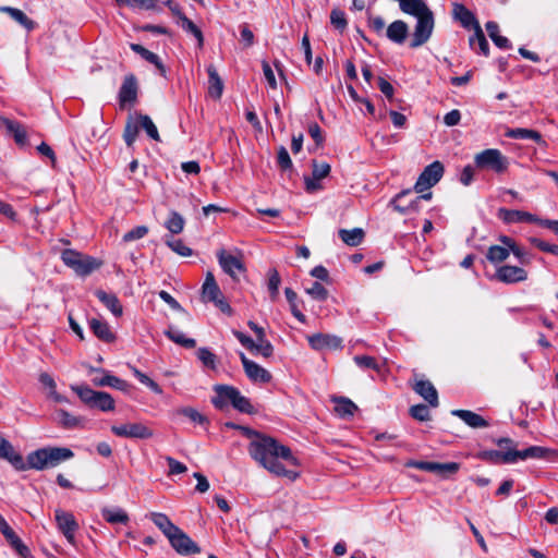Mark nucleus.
Wrapping results in <instances>:
<instances>
[{
	"instance_id": "nucleus-1",
	"label": "nucleus",
	"mask_w": 558,
	"mask_h": 558,
	"mask_svg": "<svg viewBox=\"0 0 558 558\" xmlns=\"http://www.w3.org/2000/svg\"><path fill=\"white\" fill-rule=\"evenodd\" d=\"M242 434L250 439L247 451L250 457L269 473L294 482L300 472L288 469L299 466L300 462L291 449L280 444L276 438L250 427H240Z\"/></svg>"
},
{
	"instance_id": "nucleus-2",
	"label": "nucleus",
	"mask_w": 558,
	"mask_h": 558,
	"mask_svg": "<svg viewBox=\"0 0 558 558\" xmlns=\"http://www.w3.org/2000/svg\"><path fill=\"white\" fill-rule=\"evenodd\" d=\"M214 390L216 392V397L213 398V404L217 409H222L228 403H231L232 407L239 412L246 414H252L255 412L254 407L252 405L248 398L241 395L238 388L228 385H216Z\"/></svg>"
},
{
	"instance_id": "nucleus-3",
	"label": "nucleus",
	"mask_w": 558,
	"mask_h": 558,
	"mask_svg": "<svg viewBox=\"0 0 558 558\" xmlns=\"http://www.w3.org/2000/svg\"><path fill=\"white\" fill-rule=\"evenodd\" d=\"M140 130H144L151 140L160 141L158 130L153 120L147 114L135 113L129 116L124 126L123 140L128 147L133 146Z\"/></svg>"
},
{
	"instance_id": "nucleus-4",
	"label": "nucleus",
	"mask_w": 558,
	"mask_h": 558,
	"mask_svg": "<svg viewBox=\"0 0 558 558\" xmlns=\"http://www.w3.org/2000/svg\"><path fill=\"white\" fill-rule=\"evenodd\" d=\"M71 389L78 396L81 401L90 409L110 412L116 408L114 399L106 391L94 390L87 385H72Z\"/></svg>"
},
{
	"instance_id": "nucleus-5",
	"label": "nucleus",
	"mask_w": 558,
	"mask_h": 558,
	"mask_svg": "<svg viewBox=\"0 0 558 558\" xmlns=\"http://www.w3.org/2000/svg\"><path fill=\"white\" fill-rule=\"evenodd\" d=\"M474 163L478 169H488L496 173H504L509 166L508 158L496 148H488L476 154Z\"/></svg>"
},
{
	"instance_id": "nucleus-6",
	"label": "nucleus",
	"mask_w": 558,
	"mask_h": 558,
	"mask_svg": "<svg viewBox=\"0 0 558 558\" xmlns=\"http://www.w3.org/2000/svg\"><path fill=\"white\" fill-rule=\"evenodd\" d=\"M444 174V166L440 161H434L420 174L417 178L414 190L416 193H423L437 184Z\"/></svg>"
},
{
	"instance_id": "nucleus-7",
	"label": "nucleus",
	"mask_w": 558,
	"mask_h": 558,
	"mask_svg": "<svg viewBox=\"0 0 558 558\" xmlns=\"http://www.w3.org/2000/svg\"><path fill=\"white\" fill-rule=\"evenodd\" d=\"M434 29V15L429 11L416 17V25L414 28L413 37L410 43L411 48H417L424 45L430 38Z\"/></svg>"
},
{
	"instance_id": "nucleus-8",
	"label": "nucleus",
	"mask_w": 558,
	"mask_h": 558,
	"mask_svg": "<svg viewBox=\"0 0 558 558\" xmlns=\"http://www.w3.org/2000/svg\"><path fill=\"white\" fill-rule=\"evenodd\" d=\"M167 538L179 555L190 556L201 553L199 546L179 526Z\"/></svg>"
},
{
	"instance_id": "nucleus-9",
	"label": "nucleus",
	"mask_w": 558,
	"mask_h": 558,
	"mask_svg": "<svg viewBox=\"0 0 558 558\" xmlns=\"http://www.w3.org/2000/svg\"><path fill=\"white\" fill-rule=\"evenodd\" d=\"M110 429L113 435L122 438L149 439L154 436L153 429L143 423L112 425Z\"/></svg>"
},
{
	"instance_id": "nucleus-10",
	"label": "nucleus",
	"mask_w": 558,
	"mask_h": 558,
	"mask_svg": "<svg viewBox=\"0 0 558 558\" xmlns=\"http://www.w3.org/2000/svg\"><path fill=\"white\" fill-rule=\"evenodd\" d=\"M411 195V190H403L399 192L391 201L390 206L398 213L402 215H408L411 213H415L420 210V204L424 201H429L432 198V192L423 193L418 196H415L408 205H402L401 202Z\"/></svg>"
},
{
	"instance_id": "nucleus-11",
	"label": "nucleus",
	"mask_w": 558,
	"mask_h": 558,
	"mask_svg": "<svg viewBox=\"0 0 558 558\" xmlns=\"http://www.w3.org/2000/svg\"><path fill=\"white\" fill-rule=\"evenodd\" d=\"M54 517L59 531L71 545H75V533L78 530V523L74 515L71 512L57 509Z\"/></svg>"
},
{
	"instance_id": "nucleus-12",
	"label": "nucleus",
	"mask_w": 558,
	"mask_h": 558,
	"mask_svg": "<svg viewBox=\"0 0 558 558\" xmlns=\"http://www.w3.org/2000/svg\"><path fill=\"white\" fill-rule=\"evenodd\" d=\"M408 465L417 470L436 473L442 477L454 474L460 470V464L457 462L439 463L430 461H412L408 463Z\"/></svg>"
},
{
	"instance_id": "nucleus-13",
	"label": "nucleus",
	"mask_w": 558,
	"mask_h": 558,
	"mask_svg": "<svg viewBox=\"0 0 558 558\" xmlns=\"http://www.w3.org/2000/svg\"><path fill=\"white\" fill-rule=\"evenodd\" d=\"M0 128L4 129L7 135L13 137L17 146L24 147L28 144L27 130L23 123L0 116Z\"/></svg>"
},
{
	"instance_id": "nucleus-14",
	"label": "nucleus",
	"mask_w": 558,
	"mask_h": 558,
	"mask_svg": "<svg viewBox=\"0 0 558 558\" xmlns=\"http://www.w3.org/2000/svg\"><path fill=\"white\" fill-rule=\"evenodd\" d=\"M240 359L244 372L251 381L266 384L271 380V374L266 368L247 359L244 353H240Z\"/></svg>"
},
{
	"instance_id": "nucleus-15",
	"label": "nucleus",
	"mask_w": 558,
	"mask_h": 558,
	"mask_svg": "<svg viewBox=\"0 0 558 558\" xmlns=\"http://www.w3.org/2000/svg\"><path fill=\"white\" fill-rule=\"evenodd\" d=\"M307 341L312 349L322 351L326 349L338 350L342 349V339L335 335L328 333H314L307 337Z\"/></svg>"
},
{
	"instance_id": "nucleus-16",
	"label": "nucleus",
	"mask_w": 558,
	"mask_h": 558,
	"mask_svg": "<svg viewBox=\"0 0 558 558\" xmlns=\"http://www.w3.org/2000/svg\"><path fill=\"white\" fill-rule=\"evenodd\" d=\"M495 278L500 282L513 284L525 281L527 279V272L525 269L518 266L504 265L497 268Z\"/></svg>"
},
{
	"instance_id": "nucleus-17",
	"label": "nucleus",
	"mask_w": 558,
	"mask_h": 558,
	"mask_svg": "<svg viewBox=\"0 0 558 558\" xmlns=\"http://www.w3.org/2000/svg\"><path fill=\"white\" fill-rule=\"evenodd\" d=\"M217 257L222 270L232 278H236V274L245 271V266L241 258L227 253L225 250H220L217 253Z\"/></svg>"
},
{
	"instance_id": "nucleus-18",
	"label": "nucleus",
	"mask_w": 558,
	"mask_h": 558,
	"mask_svg": "<svg viewBox=\"0 0 558 558\" xmlns=\"http://www.w3.org/2000/svg\"><path fill=\"white\" fill-rule=\"evenodd\" d=\"M496 216L506 225L522 222L534 223V220H536V215L523 210L508 209L505 207L499 208Z\"/></svg>"
},
{
	"instance_id": "nucleus-19",
	"label": "nucleus",
	"mask_w": 558,
	"mask_h": 558,
	"mask_svg": "<svg viewBox=\"0 0 558 558\" xmlns=\"http://www.w3.org/2000/svg\"><path fill=\"white\" fill-rule=\"evenodd\" d=\"M138 92V83L134 74L125 75L123 83L119 90L120 105L131 104L136 101Z\"/></svg>"
},
{
	"instance_id": "nucleus-20",
	"label": "nucleus",
	"mask_w": 558,
	"mask_h": 558,
	"mask_svg": "<svg viewBox=\"0 0 558 558\" xmlns=\"http://www.w3.org/2000/svg\"><path fill=\"white\" fill-rule=\"evenodd\" d=\"M0 459H4L9 461L16 470L23 471L24 459L21 453L16 452L11 445L1 434H0Z\"/></svg>"
},
{
	"instance_id": "nucleus-21",
	"label": "nucleus",
	"mask_w": 558,
	"mask_h": 558,
	"mask_svg": "<svg viewBox=\"0 0 558 558\" xmlns=\"http://www.w3.org/2000/svg\"><path fill=\"white\" fill-rule=\"evenodd\" d=\"M90 372H96V373L101 374L100 377H94L92 380L93 384L97 387H111V388L122 390V391L125 390L128 387V384L124 380L120 379L117 376L111 375L109 372H107L102 368L92 367Z\"/></svg>"
},
{
	"instance_id": "nucleus-22",
	"label": "nucleus",
	"mask_w": 558,
	"mask_h": 558,
	"mask_svg": "<svg viewBox=\"0 0 558 558\" xmlns=\"http://www.w3.org/2000/svg\"><path fill=\"white\" fill-rule=\"evenodd\" d=\"M476 457L480 460L493 463V464H499V463H506L511 464L514 463V457H513V449L509 448L507 451L501 450H482L480 451Z\"/></svg>"
},
{
	"instance_id": "nucleus-23",
	"label": "nucleus",
	"mask_w": 558,
	"mask_h": 558,
	"mask_svg": "<svg viewBox=\"0 0 558 558\" xmlns=\"http://www.w3.org/2000/svg\"><path fill=\"white\" fill-rule=\"evenodd\" d=\"M409 34V26L408 24L402 20H397L388 25L386 29V36L387 38L397 44L402 45Z\"/></svg>"
},
{
	"instance_id": "nucleus-24",
	"label": "nucleus",
	"mask_w": 558,
	"mask_h": 558,
	"mask_svg": "<svg viewBox=\"0 0 558 558\" xmlns=\"http://www.w3.org/2000/svg\"><path fill=\"white\" fill-rule=\"evenodd\" d=\"M451 414L462 420L472 428H486L489 426V422L487 420L470 410H452Z\"/></svg>"
},
{
	"instance_id": "nucleus-25",
	"label": "nucleus",
	"mask_w": 558,
	"mask_h": 558,
	"mask_svg": "<svg viewBox=\"0 0 558 558\" xmlns=\"http://www.w3.org/2000/svg\"><path fill=\"white\" fill-rule=\"evenodd\" d=\"M414 391L424 398L429 405H438V393L434 385L429 380H417L413 387Z\"/></svg>"
},
{
	"instance_id": "nucleus-26",
	"label": "nucleus",
	"mask_w": 558,
	"mask_h": 558,
	"mask_svg": "<svg viewBox=\"0 0 558 558\" xmlns=\"http://www.w3.org/2000/svg\"><path fill=\"white\" fill-rule=\"evenodd\" d=\"M505 135L509 138L532 140V141L536 142L538 145H541L543 147H547V143L543 138L542 134L535 130L523 129V128L509 129L505 133Z\"/></svg>"
},
{
	"instance_id": "nucleus-27",
	"label": "nucleus",
	"mask_w": 558,
	"mask_h": 558,
	"mask_svg": "<svg viewBox=\"0 0 558 558\" xmlns=\"http://www.w3.org/2000/svg\"><path fill=\"white\" fill-rule=\"evenodd\" d=\"M89 328L93 333L104 342L110 343L116 340L114 333L111 331L109 325L105 320L92 318L89 320Z\"/></svg>"
},
{
	"instance_id": "nucleus-28",
	"label": "nucleus",
	"mask_w": 558,
	"mask_h": 558,
	"mask_svg": "<svg viewBox=\"0 0 558 558\" xmlns=\"http://www.w3.org/2000/svg\"><path fill=\"white\" fill-rule=\"evenodd\" d=\"M95 295L116 317L123 314V307L116 294L99 289L95 291Z\"/></svg>"
},
{
	"instance_id": "nucleus-29",
	"label": "nucleus",
	"mask_w": 558,
	"mask_h": 558,
	"mask_svg": "<svg viewBox=\"0 0 558 558\" xmlns=\"http://www.w3.org/2000/svg\"><path fill=\"white\" fill-rule=\"evenodd\" d=\"M104 520L110 524L126 525L130 522V517L125 510L120 507H104L101 509Z\"/></svg>"
},
{
	"instance_id": "nucleus-30",
	"label": "nucleus",
	"mask_w": 558,
	"mask_h": 558,
	"mask_svg": "<svg viewBox=\"0 0 558 558\" xmlns=\"http://www.w3.org/2000/svg\"><path fill=\"white\" fill-rule=\"evenodd\" d=\"M24 470H27V469H34V470H38V471H41V470H45V469H50L49 468V464H48V459H47V452L45 450V448H40V449H37L31 453H28L27 458H26V462L24 461Z\"/></svg>"
},
{
	"instance_id": "nucleus-31",
	"label": "nucleus",
	"mask_w": 558,
	"mask_h": 558,
	"mask_svg": "<svg viewBox=\"0 0 558 558\" xmlns=\"http://www.w3.org/2000/svg\"><path fill=\"white\" fill-rule=\"evenodd\" d=\"M453 17L458 20L461 25L465 28H475L476 24H480L475 15L463 4H453Z\"/></svg>"
},
{
	"instance_id": "nucleus-32",
	"label": "nucleus",
	"mask_w": 558,
	"mask_h": 558,
	"mask_svg": "<svg viewBox=\"0 0 558 558\" xmlns=\"http://www.w3.org/2000/svg\"><path fill=\"white\" fill-rule=\"evenodd\" d=\"M130 48L132 51H134L135 53L140 54L143 59H145L147 62L154 64L161 76H166V68L158 54L149 51L140 44H131Z\"/></svg>"
},
{
	"instance_id": "nucleus-33",
	"label": "nucleus",
	"mask_w": 558,
	"mask_h": 558,
	"mask_svg": "<svg viewBox=\"0 0 558 558\" xmlns=\"http://www.w3.org/2000/svg\"><path fill=\"white\" fill-rule=\"evenodd\" d=\"M45 450L47 452L49 468H54L74 456L73 451L69 448L47 447Z\"/></svg>"
},
{
	"instance_id": "nucleus-34",
	"label": "nucleus",
	"mask_w": 558,
	"mask_h": 558,
	"mask_svg": "<svg viewBox=\"0 0 558 558\" xmlns=\"http://www.w3.org/2000/svg\"><path fill=\"white\" fill-rule=\"evenodd\" d=\"M56 421L61 427L66 429L83 427L84 425L83 417L75 416L63 409H59L56 411Z\"/></svg>"
},
{
	"instance_id": "nucleus-35",
	"label": "nucleus",
	"mask_w": 558,
	"mask_h": 558,
	"mask_svg": "<svg viewBox=\"0 0 558 558\" xmlns=\"http://www.w3.org/2000/svg\"><path fill=\"white\" fill-rule=\"evenodd\" d=\"M550 452L549 449L541 446H531L524 450L513 449L514 463L519 460L544 459Z\"/></svg>"
},
{
	"instance_id": "nucleus-36",
	"label": "nucleus",
	"mask_w": 558,
	"mask_h": 558,
	"mask_svg": "<svg viewBox=\"0 0 558 558\" xmlns=\"http://www.w3.org/2000/svg\"><path fill=\"white\" fill-rule=\"evenodd\" d=\"M101 262L95 257L88 255H82L77 265L73 268V270L82 277L90 275L93 271L100 268Z\"/></svg>"
},
{
	"instance_id": "nucleus-37",
	"label": "nucleus",
	"mask_w": 558,
	"mask_h": 558,
	"mask_svg": "<svg viewBox=\"0 0 558 558\" xmlns=\"http://www.w3.org/2000/svg\"><path fill=\"white\" fill-rule=\"evenodd\" d=\"M469 43L474 51L484 56H488L489 45L480 24H476L474 34L470 37Z\"/></svg>"
},
{
	"instance_id": "nucleus-38",
	"label": "nucleus",
	"mask_w": 558,
	"mask_h": 558,
	"mask_svg": "<svg viewBox=\"0 0 558 558\" xmlns=\"http://www.w3.org/2000/svg\"><path fill=\"white\" fill-rule=\"evenodd\" d=\"M149 519L162 532V534L168 537L171 533L175 532L178 527L169 517L161 512H151L149 514Z\"/></svg>"
},
{
	"instance_id": "nucleus-39",
	"label": "nucleus",
	"mask_w": 558,
	"mask_h": 558,
	"mask_svg": "<svg viewBox=\"0 0 558 558\" xmlns=\"http://www.w3.org/2000/svg\"><path fill=\"white\" fill-rule=\"evenodd\" d=\"M0 11L8 13L12 20H14L16 23H19L21 26H23L27 31H32L36 26V23L33 20H31L20 9L12 8V7H1Z\"/></svg>"
},
{
	"instance_id": "nucleus-40",
	"label": "nucleus",
	"mask_w": 558,
	"mask_h": 558,
	"mask_svg": "<svg viewBox=\"0 0 558 558\" xmlns=\"http://www.w3.org/2000/svg\"><path fill=\"white\" fill-rule=\"evenodd\" d=\"M207 72H208V78H209L208 80V83H209L208 94L210 95L213 100L216 101L220 98V96L222 94L223 84H222V81L219 77L216 69L213 65H210L207 69Z\"/></svg>"
},
{
	"instance_id": "nucleus-41",
	"label": "nucleus",
	"mask_w": 558,
	"mask_h": 558,
	"mask_svg": "<svg viewBox=\"0 0 558 558\" xmlns=\"http://www.w3.org/2000/svg\"><path fill=\"white\" fill-rule=\"evenodd\" d=\"M339 238L349 246L360 245L365 236L362 228H353L351 230L340 229L338 231Z\"/></svg>"
},
{
	"instance_id": "nucleus-42",
	"label": "nucleus",
	"mask_w": 558,
	"mask_h": 558,
	"mask_svg": "<svg viewBox=\"0 0 558 558\" xmlns=\"http://www.w3.org/2000/svg\"><path fill=\"white\" fill-rule=\"evenodd\" d=\"M165 335L171 341L183 348L192 349L196 345V341L193 338L186 337L180 329L174 326H169V328L165 331Z\"/></svg>"
},
{
	"instance_id": "nucleus-43",
	"label": "nucleus",
	"mask_w": 558,
	"mask_h": 558,
	"mask_svg": "<svg viewBox=\"0 0 558 558\" xmlns=\"http://www.w3.org/2000/svg\"><path fill=\"white\" fill-rule=\"evenodd\" d=\"M488 36L494 41V44L500 49H509L511 48V43L505 36L499 34V26L496 22L489 21L485 25Z\"/></svg>"
},
{
	"instance_id": "nucleus-44",
	"label": "nucleus",
	"mask_w": 558,
	"mask_h": 558,
	"mask_svg": "<svg viewBox=\"0 0 558 558\" xmlns=\"http://www.w3.org/2000/svg\"><path fill=\"white\" fill-rule=\"evenodd\" d=\"M333 402L336 404L335 411L341 417L352 416L354 414V412L357 410V407L355 405V403L345 397L333 398Z\"/></svg>"
},
{
	"instance_id": "nucleus-45",
	"label": "nucleus",
	"mask_w": 558,
	"mask_h": 558,
	"mask_svg": "<svg viewBox=\"0 0 558 558\" xmlns=\"http://www.w3.org/2000/svg\"><path fill=\"white\" fill-rule=\"evenodd\" d=\"M185 220L178 211H170L169 218L167 219L165 227L172 234H179L183 231Z\"/></svg>"
},
{
	"instance_id": "nucleus-46",
	"label": "nucleus",
	"mask_w": 558,
	"mask_h": 558,
	"mask_svg": "<svg viewBox=\"0 0 558 558\" xmlns=\"http://www.w3.org/2000/svg\"><path fill=\"white\" fill-rule=\"evenodd\" d=\"M268 282L267 288L269 291V296L272 302H275L279 296V287L281 283V278L277 269L271 268L268 270Z\"/></svg>"
},
{
	"instance_id": "nucleus-47",
	"label": "nucleus",
	"mask_w": 558,
	"mask_h": 558,
	"mask_svg": "<svg viewBox=\"0 0 558 558\" xmlns=\"http://www.w3.org/2000/svg\"><path fill=\"white\" fill-rule=\"evenodd\" d=\"M510 255V252L507 247L499 245H492L488 247L486 253V258L492 264H499L505 262Z\"/></svg>"
},
{
	"instance_id": "nucleus-48",
	"label": "nucleus",
	"mask_w": 558,
	"mask_h": 558,
	"mask_svg": "<svg viewBox=\"0 0 558 558\" xmlns=\"http://www.w3.org/2000/svg\"><path fill=\"white\" fill-rule=\"evenodd\" d=\"M180 21H181V27L186 33L192 34L196 38L198 47L202 48L204 46V36H203L201 28L193 21H191L186 15H182Z\"/></svg>"
},
{
	"instance_id": "nucleus-49",
	"label": "nucleus",
	"mask_w": 558,
	"mask_h": 558,
	"mask_svg": "<svg viewBox=\"0 0 558 558\" xmlns=\"http://www.w3.org/2000/svg\"><path fill=\"white\" fill-rule=\"evenodd\" d=\"M196 355L205 367L213 371L217 368L218 359L208 348H199Z\"/></svg>"
},
{
	"instance_id": "nucleus-50",
	"label": "nucleus",
	"mask_w": 558,
	"mask_h": 558,
	"mask_svg": "<svg viewBox=\"0 0 558 558\" xmlns=\"http://www.w3.org/2000/svg\"><path fill=\"white\" fill-rule=\"evenodd\" d=\"M305 292L316 301L324 302L328 299V290L318 281H314L310 288L305 289Z\"/></svg>"
},
{
	"instance_id": "nucleus-51",
	"label": "nucleus",
	"mask_w": 558,
	"mask_h": 558,
	"mask_svg": "<svg viewBox=\"0 0 558 558\" xmlns=\"http://www.w3.org/2000/svg\"><path fill=\"white\" fill-rule=\"evenodd\" d=\"M354 363L362 369H374L380 371V366L375 357L369 355H355L353 357Z\"/></svg>"
},
{
	"instance_id": "nucleus-52",
	"label": "nucleus",
	"mask_w": 558,
	"mask_h": 558,
	"mask_svg": "<svg viewBox=\"0 0 558 558\" xmlns=\"http://www.w3.org/2000/svg\"><path fill=\"white\" fill-rule=\"evenodd\" d=\"M166 244L181 256L187 257L192 255V250L179 239H167Z\"/></svg>"
},
{
	"instance_id": "nucleus-53",
	"label": "nucleus",
	"mask_w": 558,
	"mask_h": 558,
	"mask_svg": "<svg viewBox=\"0 0 558 558\" xmlns=\"http://www.w3.org/2000/svg\"><path fill=\"white\" fill-rule=\"evenodd\" d=\"M312 166H313L312 175H313V180H315V181H319V180L328 177V174L330 173V165L327 162H318L316 160H313Z\"/></svg>"
},
{
	"instance_id": "nucleus-54",
	"label": "nucleus",
	"mask_w": 558,
	"mask_h": 558,
	"mask_svg": "<svg viewBox=\"0 0 558 558\" xmlns=\"http://www.w3.org/2000/svg\"><path fill=\"white\" fill-rule=\"evenodd\" d=\"M330 23L335 28L343 32L348 25L345 13L341 10L333 9L330 13Z\"/></svg>"
},
{
	"instance_id": "nucleus-55",
	"label": "nucleus",
	"mask_w": 558,
	"mask_h": 558,
	"mask_svg": "<svg viewBox=\"0 0 558 558\" xmlns=\"http://www.w3.org/2000/svg\"><path fill=\"white\" fill-rule=\"evenodd\" d=\"M179 414L187 417L195 424L203 425L207 422L206 417L194 408H182L181 410H179Z\"/></svg>"
},
{
	"instance_id": "nucleus-56",
	"label": "nucleus",
	"mask_w": 558,
	"mask_h": 558,
	"mask_svg": "<svg viewBox=\"0 0 558 558\" xmlns=\"http://www.w3.org/2000/svg\"><path fill=\"white\" fill-rule=\"evenodd\" d=\"M529 242L542 252L550 253L553 255L558 256V245L556 244H549L535 236L530 238Z\"/></svg>"
},
{
	"instance_id": "nucleus-57",
	"label": "nucleus",
	"mask_w": 558,
	"mask_h": 558,
	"mask_svg": "<svg viewBox=\"0 0 558 558\" xmlns=\"http://www.w3.org/2000/svg\"><path fill=\"white\" fill-rule=\"evenodd\" d=\"M82 255V253L66 248L61 253V259L68 267L73 269L75 265H77Z\"/></svg>"
},
{
	"instance_id": "nucleus-58",
	"label": "nucleus",
	"mask_w": 558,
	"mask_h": 558,
	"mask_svg": "<svg viewBox=\"0 0 558 558\" xmlns=\"http://www.w3.org/2000/svg\"><path fill=\"white\" fill-rule=\"evenodd\" d=\"M277 163L281 170H289L292 168V160L284 146H280L278 149Z\"/></svg>"
},
{
	"instance_id": "nucleus-59",
	"label": "nucleus",
	"mask_w": 558,
	"mask_h": 558,
	"mask_svg": "<svg viewBox=\"0 0 558 558\" xmlns=\"http://www.w3.org/2000/svg\"><path fill=\"white\" fill-rule=\"evenodd\" d=\"M255 348H254V354H260L264 357H269L274 353V347L272 344L267 340L264 339L262 341H255Z\"/></svg>"
},
{
	"instance_id": "nucleus-60",
	"label": "nucleus",
	"mask_w": 558,
	"mask_h": 558,
	"mask_svg": "<svg viewBox=\"0 0 558 558\" xmlns=\"http://www.w3.org/2000/svg\"><path fill=\"white\" fill-rule=\"evenodd\" d=\"M148 233V228L145 226H138L130 230L123 235L124 242H132L144 238Z\"/></svg>"
},
{
	"instance_id": "nucleus-61",
	"label": "nucleus",
	"mask_w": 558,
	"mask_h": 558,
	"mask_svg": "<svg viewBox=\"0 0 558 558\" xmlns=\"http://www.w3.org/2000/svg\"><path fill=\"white\" fill-rule=\"evenodd\" d=\"M410 414L417 421H427L429 418V410L425 404H416L410 408Z\"/></svg>"
},
{
	"instance_id": "nucleus-62",
	"label": "nucleus",
	"mask_w": 558,
	"mask_h": 558,
	"mask_svg": "<svg viewBox=\"0 0 558 558\" xmlns=\"http://www.w3.org/2000/svg\"><path fill=\"white\" fill-rule=\"evenodd\" d=\"M387 107H365L364 116H368L374 120H383L388 116Z\"/></svg>"
},
{
	"instance_id": "nucleus-63",
	"label": "nucleus",
	"mask_w": 558,
	"mask_h": 558,
	"mask_svg": "<svg viewBox=\"0 0 558 558\" xmlns=\"http://www.w3.org/2000/svg\"><path fill=\"white\" fill-rule=\"evenodd\" d=\"M221 296V291L218 284L203 286V298L208 301H217Z\"/></svg>"
},
{
	"instance_id": "nucleus-64",
	"label": "nucleus",
	"mask_w": 558,
	"mask_h": 558,
	"mask_svg": "<svg viewBox=\"0 0 558 558\" xmlns=\"http://www.w3.org/2000/svg\"><path fill=\"white\" fill-rule=\"evenodd\" d=\"M376 85L379 88V90L386 96L387 100L391 102L393 96L392 85L387 80L380 76L376 78Z\"/></svg>"
}]
</instances>
